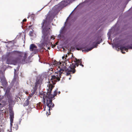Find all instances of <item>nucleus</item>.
I'll return each mask as SVG.
<instances>
[{
    "instance_id": "obj_1",
    "label": "nucleus",
    "mask_w": 132,
    "mask_h": 132,
    "mask_svg": "<svg viewBox=\"0 0 132 132\" xmlns=\"http://www.w3.org/2000/svg\"><path fill=\"white\" fill-rule=\"evenodd\" d=\"M67 61H68V60L66 61V62H62L63 64H62L60 63L55 60L51 63L52 67H56V69L55 70V74H57L56 75V76H52L51 79H54V80L55 81V79H56L58 81H59L61 74H65L68 76L70 73L72 72L73 73H75L76 71L75 68L76 66H78L79 63H80V61L77 60H76V61H74L72 63V66L69 67L68 68L66 66H67L66 63Z\"/></svg>"
},
{
    "instance_id": "obj_2",
    "label": "nucleus",
    "mask_w": 132,
    "mask_h": 132,
    "mask_svg": "<svg viewBox=\"0 0 132 132\" xmlns=\"http://www.w3.org/2000/svg\"><path fill=\"white\" fill-rule=\"evenodd\" d=\"M54 7V6L53 7L51 11L48 13L45 19L43 20V22L41 24L42 29V35L40 43L42 45L47 44L49 41V38L50 37L49 31L50 28L48 26L50 22L53 18L54 15L53 12L57 11L61 9H57L56 7L53 8Z\"/></svg>"
},
{
    "instance_id": "obj_3",
    "label": "nucleus",
    "mask_w": 132,
    "mask_h": 132,
    "mask_svg": "<svg viewBox=\"0 0 132 132\" xmlns=\"http://www.w3.org/2000/svg\"><path fill=\"white\" fill-rule=\"evenodd\" d=\"M55 84V83L54 82L52 81H49L47 84V92L46 93L45 92H43L42 94L43 103L45 104L46 103L47 106L49 108V111H50L51 109L52 110V108L54 106V104L52 103V99L57 94V89H56L54 91V95H52L51 94L52 89L54 86V85Z\"/></svg>"
},
{
    "instance_id": "obj_4",
    "label": "nucleus",
    "mask_w": 132,
    "mask_h": 132,
    "mask_svg": "<svg viewBox=\"0 0 132 132\" xmlns=\"http://www.w3.org/2000/svg\"><path fill=\"white\" fill-rule=\"evenodd\" d=\"M28 53L27 52H22L17 51L16 55L17 57L15 59L11 57L8 58L6 63L8 64H13L16 65L17 63L24 64L29 62L28 58Z\"/></svg>"
},
{
    "instance_id": "obj_5",
    "label": "nucleus",
    "mask_w": 132,
    "mask_h": 132,
    "mask_svg": "<svg viewBox=\"0 0 132 132\" xmlns=\"http://www.w3.org/2000/svg\"><path fill=\"white\" fill-rule=\"evenodd\" d=\"M5 96L8 100L9 103V109L10 113V128L11 129L12 126L14 118V113L12 110V107L15 104L13 100V98L10 92V89L7 88L6 90Z\"/></svg>"
},
{
    "instance_id": "obj_6",
    "label": "nucleus",
    "mask_w": 132,
    "mask_h": 132,
    "mask_svg": "<svg viewBox=\"0 0 132 132\" xmlns=\"http://www.w3.org/2000/svg\"><path fill=\"white\" fill-rule=\"evenodd\" d=\"M115 47L116 49L120 47V48L122 53L123 54H124L125 53V52H124L123 51H125L126 52H127L128 49H132V43L129 45L127 46H123L121 45L119 43H118L116 44H114V45H113V47Z\"/></svg>"
},
{
    "instance_id": "obj_7",
    "label": "nucleus",
    "mask_w": 132,
    "mask_h": 132,
    "mask_svg": "<svg viewBox=\"0 0 132 132\" xmlns=\"http://www.w3.org/2000/svg\"><path fill=\"white\" fill-rule=\"evenodd\" d=\"M42 84V81L41 80L37 79L36 80V82H35L34 87H33V88L32 90H31V93L29 95L28 98L27 99H28V101L30 98L35 93L36 90L37 89H39L40 85Z\"/></svg>"
},
{
    "instance_id": "obj_8",
    "label": "nucleus",
    "mask_w": 132,
    "mask_h": 132,
    "mask_svg": "<svg viewBox=\"0 0 132 132\" xmlns=\"http://www.w3.org/2000/svg\"><path fill=\"white\" fill-rule=\"evenodd\" d=\"M75 0H64L61 2L58 5L54 6V8H56L57 9H61L64 7H65L71 2Z\"/></svg>"
},
{
    "instance_id": "obj_9",
    "label": "nucleus",
    "mask_w": 132,
    "mask_h": 132,
    "mask_svg": "<svg viewBox=\"0 0 132 132\" xmlns=\"http://www.w3.org/2000/svg\"><path fill=\"white\" fill-rule=\"evenodd\" d=\"M7 104L6 100H4V99H0V111H3L4 109L3 108L7 106Z\"/></svg>"
},
{
    "instance_id": "obj_10",
    "label": "nucleus",
    "mask_w": 132,
    "mask_h": 132,
    "mask_svg": "<svg viewBox=\"0 0 132 132\" xmlns=\"http://www.w3.org/2000/svg\"><path fill=\"white\" fill-rule=\"evenodd\" d=\"M30 51L33 52L31 54H36L38 52V50L37 49V47L34 44H31L30 46Z\"/></svg>"
},
{
    "instance_id": "obj_11",
    "label": "nucleus",
    "mask_w": 132,
    "mask_h": 132,
    "mask_svg": "<svg viewBox=\"0 0 132 132\" xmlns=\"http://www.w3.org/2000/svg\"><path fill=\"white\" fill-rule=\"evenodd\" d=\"M0 79L2 85L4 87H6L7 86V83L3 74H2V76H0Z\"/></svg>"
},
{
    "instance_id": "obj_12",
    "label": "nucleus",
    "mask_w": 132,
    "mask_h": 132,
    "mask_svg": "<svg viewBox=\"0 0 132 132\" xmlns=\"http://www.w3.org/2000/svg\"><path fill=\"white\" fill-rule=\"evenodd\" d=\"M100 43L98 42H94L93 43L92 45L93 47H91L89 49H87L86 50H84V51L86 52H88L89 51H90L93 48L95 47H96L97 46L98 44H99Z\"/></svg>"
},
{
    "instance_id": "obj_13",
    "label": "nucleus",
    "mask_w": 132,
    "mask_h": 132,
    "mask_svg": "<svg viewBox=\"0 0 132 132\" xmlns=\"http://www.w3.org/2000/svg\"><path fill=\"white\" fill-rule=\"evenodd\" d=\"M14 78L13 80L12 81V82L13 83L14 85L15 84H16V88H17V87H18L19 84L18 82H16V76L15 74V72L16 71V70L15 69H14Z\"/></svg>"
},
{
    "instance_id": "obj_14",
    "label": "nucleus",
    "mask_w": 132,
    "mask_h": 132,
    "mask_svg": "<svg viewBox=\"0 0 132 132\" xmlns=\"http://www.w3.org/2000/svg\"><path fill=\"white\" fill-rule=\"evenodd\" d=\"M13 128L15 130H17L18 128V123L16 122H14V125L13 126Z\"/></svg>"
},
{
    "instance_id": "obj_15",
    "label": "nucleus",
    "mask_w": 132,
    "mask_h": 132,
    "mask_svg": "<svg viewBox=\"0 0 132 132\" xmlns=\"http://www.w3.org/2000/svg\"><path fill=\"white\" fill-rule=\"evenodd\" d=\"M64 27H62L61 28V29L60 31V34L58 36V38H59L61 37V34L63 33V31H64Z\"/></svg>"
},
{
    "instance_id": "obj_16",
    "label": "nucleus",
    "mask_w": 132,
    "mask_h": 132,
    "mask_svg": "<svg viewBox=\"0 0 132 132\" xmlns=\"http://www.w3.org/2000/svg\"><path fill=\"white\" fill-rule=\"evenodd\" d=\"M29 102L28 101V99H27V100L25 101L24 103V105L26 106L28 105L29 104Z\"/></svg>"
},
{
    "instance_id": "obj_17",
    "label": "nucleus",
    "mask_w": 132,
    "mask_h": 132,
    "mask_svg": "<svg viewBox=\"0 0 132 132\" xmlns=\"http://www.w3.org/2000/svg\"><path fill=\"white\" fill-rule=\"evenodd\" d=\"M67 57V55H65V56H63V57H62V59H63V60H65V61H62V63H63V62H64H64H66V61H67V60H68V61H67V62H66V63H67V62H69V61H68V59L65 60V59H66V57Z\"/></svg>"
},
{
    "instance_id": "obj_18",
    "label": "nucleus",
    "mask_w": 132,
    "mask_h": 132,
    "mask_svg": "<svg viewBox=\"0 0 132 132\" xmlns=\"http://www.w3.org/2000/svg\"><path fill=\"white\" fill-rule=\"evenodd\" d=\"M111 34V30L110 29L108 33V35L109 36V37L110 36ZM109 37L108 38L109 39Z\"/></svg>"
},
{
    "instance_id": "obj_19",
    "label": "nucleus",
    "mask_w": 132,
    "mask_h": 132,
    "mask_svg": "<svg viewBox=\"0 0 132 132\" xmlns=\"http://www.w3.org/2000/svg\"><path fill=\"white\" fill-rule=\"evenodd\" d=\"M33 30H32V31H30L29 32V35H30V36H32V33L33 32Z\"/></svg>"
},
{
    "instance_id": "obj_20",
    "label": "nucleus",
    "mask_w": 132,
    "mask_h": 132,
    "mask_svg": "<svg viewBox=\"0 0 132 132\" xmlns=\"http://www.w3.org/2000/svg\"><path fill=\"white\" fill-rule=\"evenodd\" d=\"M76 48L77 49V50H81V48L80 47L79 48H78V47H76Z\"/></svg>"
},
{
    "instance_id": "obj_21",
    "label": "nucleus",
    "mask_w": 132,
    "mask_h": 132,
    "mask_svg": "<svg viewBox=\"0 0 132 132\" xmlns=\"http://www.w3.org/2000/svg\"><path fill=\"white\" fill-rule=\"evenodd\" d=\"M44 7H43V8H42V9H41L40 10H39V11H38L36 13V14H37L38 13V12H39V11H41L42 9H43Z\"/></svg>"
},
{
    "instance_id": "obj_22",
    "label": "nucleus",
    "mask_w": 132,
    "mask_h": 132,
    "mask_svg": "<svg viewBox=\"0 0 132 132\" xmlns=\"http://www.w3.org/2000/svg\"><path fill=\"white\" fill-rule=\"evenodd\" d=\"M27 21V20L26 19H24L23 20V22H25Z\"/></svg>"
},
{
    "instance_id": "obj_23",
    "label": "nucleus",
    "mask_w": 132,
    "mask_h": 132,
    "mask_svg": "<svg viewBox=\"0 0 132 132\" xmlns=\"http://www.w3.org/2000/svg\"><path fill=\"white\" fill-rule=\"evenodd\" d=\"M25 93H26V94H28V92H27V91H25Z\"/></svg>"
},
{
    "instance_id": "obj_24",
    "label": "nucleus",
    "mask_w": 132,
    "mask_h": 132,
    "mask_svg": "<svg viewBox=\"0 0 132 132\" xmlns=\"http://www.w3.org/2000/svg\"><path fill=\"white\" fill-rule=\"evenodd\" d=\"M80 65H81L82 67H84V65H83V64H80Z\"/></svg>"
},
{
    "instance_id": "obj_25",
    "label": "nucleus",
    "mask_w": 132,
    "mask_h": 132,
    "mask_svg": "<svg viewBox=\"0 0 132 132\" xmlns=\"http://www.w3.org/2000/svg\"><path fill=\"white\" fill-rule=\"evenodd\" d=\"M44 111H45V107L44 109Z\"/></svg>"
},
{
    "instance_id": "obj_26",
    "label": "nucleus",
    "mask_w": 132,
    "mask_h": 132,
    "mask_svg": "<svg viewBox=\"0 0 132 132\" xmlns=\"http://www.w3.org/2000/svg\"><path fill=\"white\" fill-rule=\"evenodd\" d=\"M58 93L59 94H60V91H59V92Z\"/></svg>"
},
{
    "instance_id": "obj_27",
    "label": "nucleus",
    "mask_w": 132,
    "mask_h": 132,
    "mask_svg": "<svg viewBox=\"0 0 132 132\" xmlns=\"http://www.w3.org/2000/svg\"><path fill=\"white\" fill-rule=\"evenodd\" d=\"M51 39H52V36H51Z\"/></svg>"
},
{
    "instance_id": "obj_28",
    "label": "nucleus",
    "mask_w": 132,
    "mask_h": 132,
    "mask_svg": "<svg viewBox=\"0 0 132 132\" xmlns=\"http://www.w3.org/2000/svg\"><path fill=\"white\" fill-rule=\"evenodd\" d=\"M51 69H52V70H51V71L53 70V69L52 68H51Z\"/></svg>"
},
{
    "instance_id": "obj_29",
    "label": "nucleus",
    "mask_w": 132,
    "mask_h": 132,
    "mask_svg": "<svg viewBox=\"0 0 132 132\" xmlns=\"http://www.w3.org/2000/svg\"><path fill=\"white\" fill-rule=\"evenodd\" d=\"M74 10H73L72 11V12L71 13H72L73 12V11H74Z\"/></svg>"
},
{
    "instance_id": "obj_30",
    "label": "nucleus",
    "mask_w": 132,
    "mask_h": 132,
    "mask_svg": "<svg viewBox=\"0 0 132 132\" xmlns=\"http://www.w3.org/2000/svg\"><path fill=\"white\" fill-rule=\"evenodd\" d=\"M29 18V16H28L27 17V18Z\"/></svg>"
},
{
    "instance_id": "obj_31",
    "label": "nucleus",
    "mask_w": 132,
    "mask_h": 132,
    "mask_svg": "<svg viewBox=\"0 0 132 132\" xmlns=\"http://www.w3.org/2000/svg\"><path fill=\"white\" fill-rule=\"evenodd\" d=\"M20 122H21V121H19V124H20Z\"/></svg>"
},
{
    "instance_id": "obj_32",
    "label": "nucleus",
    "mask_w": 132,
    "mask_h": 132,
    "mask_svg": "<svg viewBox=\"0 0 132 132\" xmlns=\"http://www.w3.org/2000/svg\"><path fill=\"white\" fill-rule=\"evenodd\" d=\"M68 18H69L68 17L67 18V20H68Z\"/></svg>"
},
{
    "instance_id": "obj_33",
    "label": "nucleus",
    "mask_w": 132,
    "mask_h": 132,
    "mask_svg": "<svg viewBox=\"0 0 132 132\" xmlns=\"http://www.w3.org/2000/svg\"><path fill=\"white\" fill-rule=\"evenodd\" d=\"M54 39V38H53V39Z\"/></svg>"
},
{
    "instance_id": "obj_34",
    "label": "nucleus",
    "mask_w": 132,
    "mask_h": 132,
    "mask_svg": "<svg viewBox=\"0 0 132 132\" xmlns=\"http://www.w3.org/2000/svg\"><path fill=\"white\" fill-rule=\"evenodd\" d=\"M50 49V47H48V49Z\"/></svg>"
},
{
    "instance_id": "obj_35",
    "label": "nucleus",
    "mask_w": 132,
    "mask_h": 132,
    "mask_svg": "<svg viewBox=\"0 0 132 132\" xmlns=\"http://www.w3.org/2000/svg\"><path fill=\"white\" fill-rule=\"evenodd\" d=\"M76 8H75V9H74V10H75V9H76Z\"/></svg>"
},
{
    "instance_id": "obj_36",
    "label": "nucleus",
    "mask_w": 132,
    "mask_h": 132,
    "mask_svg": "<svg viewBox=\"0 0 132 132\" xmlns=\"http://www.w3.org/2000/svg\"><path fill=\"white\" fill-rule=\"evenodd\" d=\"M76 8H75V9H74V10H75V9H76Z\"/></svg>"
},
{
    "instance_id": "obj_37",
    "label": "nucleus",
    "mask_w": 132,
    "mask_h": 132,
    "mask_svg": "<svg viewBox=\"0 0 132 132\" xmlns=\"http://www.w3.org/2000/svg\"><path fill=\"white\" fill-rule=\"evenodd\" d=\"M76 8H75V9H74V10H75V9H76Z\"/></svg>"
},
{
    "instance_id": "obj_38",
    "label": "nucleus",
    "mask_w": 132,
    "mask_h": 132,
    "mask_svg": "<svg viewBox=\"0 0 132 132\" xmlns=\"http://www.w3.org/2000/svg\"><path fill=\"white\" fill-rule=\"evenodd\" d=\"M70 78H69V79L70 80Z\"/></svg>"
},
{
    "instance_id": "obj_39",
    "label": "nucleus",
    "mask_w": 132,
    "mask_h": 132,
    "mask_svg": "<svg viewBox=\"0 0 132 132\" xmlns=\"http://www.w3.org/2000/svg\"><path fill=\"white\" fill-rule=\"evenodd\" d=\"M4 108H6V107H4Z\"/></svg>"
}]
</instances>
